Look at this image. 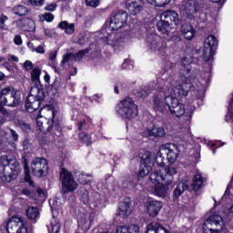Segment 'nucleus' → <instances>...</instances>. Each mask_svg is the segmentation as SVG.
<instances>
[{
    "mask_svg": "<svg viewBox=\"0 0 233 233\" xmlns=\"http://www.w3.org/2000/svg\"><path fill=\"white\" fill-rule=\"evenodd\" d=\"M190 84L177 82L172 87V80H166L160 87V93L165 97V103L172 116L181 117L185 116V106L179 103L177 97H187Z\"/></svg>",
    "mask_w": 233,
    "mask_h": 233,
    "instance_id": "nucleus-1",
    "label": "nucleus"
},
{
    "mask_svg": "<svg viewBox=\"0 0 233 233\" xmlns=\"http://www.w3.org/2000/svg\"><path fill=\"white\" fill-rule=\"evenodd\" d=\"M177 174L176 167H167L164 170L153 171L149 179L153 183V194L157 198H167L170 187H174V176Z\"/></svg>",
    "mask_w": 233,
    "mask_h": 233,
    "instance_id": "nucleus-2",
    "label": "nucleus"
},
{
    "mask_svg": "<svg viewBox=\"0 0 233 233\" xmlns=\"http://www.w3.org/2000/svg\"><path fill=\"white\" fill-rule=\"evenodd\" d=\"M39 77H41V69L39 67H35L31 72V79L35 86H32L29 91V95L25 100V109L27 112H35L41 106L43 101H45V91L43 87L39 85Z\"/></svg>",
    "mask_w": 233,
    "mask_h": 233,
    "instance_id": "nucleus-3",
    "label": "nucleus"
},
{
    "mask_svg": "<svg viewBox=\"0 0 233 233\" xmlns=\"http://www.w3.org/2000/svg\"><path fill=\"white\" fill-rule=\"evenodd\" d=\"M17 174H19V162L7 156L0 157V179L10 183L17 177Z\"/></svg>",
    "mask_w": 233,
    "mask_h": 233,
    "instance_id": "nucleus-4",
    "label": "nucleus"
},
{
    "mask_svg": "<svg viewBox=\"0 0 233 233\" xmlns=\"http://www.w3.org/2000/svg\"><path fill=\"white\" fill-rule=\"evenodd\" d=\"M0 102L5 106H19L21 103V93L14 87L7 86L0 93Z\"/></svg>",
    "mask_w": 233,
    "mask_h": 233,
    "instance_id": "nucleus-5",
    "label": "nucleus"
},
{
    "mask_svg": "<svg viewBox=\"0 0 233 233\" xmlns=\"http://www.w3.org/2000/svg\"><path fill=\"white\" fill-rule=\"evenodd\" d=\"M117 114L123 119H134V117H137V106L134 104L132 98H126L118 104Z\"/></svg>",
    "mask_w": 233,
    "mask_h": 233,
    "instance_id": "nucleus-6",
    "label": "nucleus"
},
{
    "mask_svg": "<svg viewBox=\"0 0 233 233\" xmlns=\"http://www.w3.org/2000/svg\"><path fill=\"white\" fill-rule=\"evenodd\" d=\"M223 218L219 214L211 215L203 224V233H219L223 228Z\"/></svg>",
    "mask_w": 233,
    "mask_h": 233,
    "instance_id": "nucleus-7",
    "label": "nucleus"
},
{
    "mask_svg": "<svg viewBox=\"0 0 233 233\" xmlns=\"http://www.w3.org/2000/svg\"><path fill=\"white\" fill-rule=\"evenodd\" d=\"M60 179L62 181V192L64 194L74 192L77 188V182L74 180V177L70 171L63 169L60 173Z\"/></svg>",
    "mask_w": 233,
    "mask_h": 233,
    "instance_id": "nucleus-8",
    "label": "nucleus"
},
{
    "mask_svg": "<svg viewBox=\"0 0 233 233\" xmlns=\"http://www.w3.org/2000/svg\"><path fill=\"white\" fill-rule=\"evenodd\" d=\"M147 48L150 52L157 54H165L167 50V42L163 41L157 35H149L147 39Z\"/></svg>",
    "mask_w": 233,
    "mask_h": 233,
    "instance_id": "nucleus-9",
    "label": "nucleus"
},
{
    "mask_svg": "<svg viewBox=\"0 0 233 233\" xmlns=\"http://www.w3.org/2000/svg\"><path fill=\"white\" fill-rule=\"evenodd\" d=\"M31 168L35 177H43L48 172V161L43 157L34 158L31 162Z\"/></svg>",
    "mask_w": 233,
    "mask_h": 233,
    "instance_id": "nucleus-10",
    "label": "nucleus"
},
{
    "mask_svg": "<svg viewBox=\"0 0 233 233\" xmlns=\"http://www.w3.org/2000/svg\"><path fill=\"white\" fill-rule=\"evenodd\" d=\"M7 233H26L27 228L25 226V220L20 217L11 218L6 224Z\"/></svg>",
    "mask_w": 233,
    "mask_h": 233,
    "instance_id": "nucleus-11",
    "label": "nucleus"
},
{
    "mask_svg": "<svg viewBox=\"0 0 233 233\" xmlns=\"http://www.w3.org/2000/svg\"><path fill=\"white\" fill-rule=\"evenodd\" d=\"M127 19L128 13L126 11H119L111 19L107 30H109V32H114L116 30H119V28H123V25H127Z\"/></svg>",
    "mask_w": 233,
    "mask_h": 233,
    "instance_id": "nucleus-12",
    "label": "nucleus"
},
{
    "mask_svg": "<svg viewBox=\"0 0 233 233\" xmlns=\"http://www.w3.org/2000/svg\"><path fill=\"white\" fill-rule=\"evenodd\" d=\"M160 148H162L164 156H167V161H168L170 165H172V163H176V160L179 156V147L177 145L166 144L160 147Z\"/></svg>",
    "mask_w": 233,
    "mask_h": 233,
    "instance_id": "nucleus-13",
    "label": "nucleus"
},
{
    "mask_svg": "<svg viewBox=\"0 0 233 233\" xmlns=\"http://www.w3.org/2000/svg\"><path fill=\"white\" fill-rule=\"evenodd\" d=\"M182 6L185 14L189 19H194L198 15V10H199V3L198 0H184L182 2Z\"/></svg>",
    "mask_w": 233,
    "mask_h": 233,
    "instance_id": "nucleus-14",
    "label": "nucleus"
},
{
    "mask_svg": "<svg viewBox=\"0 0 233 233\" xmlns=\"http://www.w3.org/2000/svg\"><path fill=\"white\" fill-rule=\"evenodd\" d=\"M180 65L181 72L185 77H190L191 79H194V77L199 74V71L192 69V66L190 65V58H182Z\"/></svg>",
    "mask_w": 233,
    "mask_h": 233,
    "instance_id": "nucleus-15",
    "label": "nucleus"
},
{
    "mask_svg": "<svg viewBox=\"0 0 233 233\" xmlns=\"http://www.w3.org/2000/svg\"><path fill=\"white\" fill-rule=\"evenodd\" d=\"M160 19L169 23L172 26H176L179 23V15L176 11L167 10L160 15Z\"/></svg>",
    "mask_w": 233,
    "mask_h": 233,
    "instance_id": "nucleus-16",
    "label": "nucleus"
},
{
    "mask_svg": "<svg viewBox=\"0 0 233 233\" xmlns=\"http://www.w3.org/2000/svg\"><path fill=\"white\" fill-rule=\"evenodd\" d=\"M130 205H132L130 198H126L124 201L119 203L118 216L123 219L128 218V216L132 214V208H130Z\"/></svg>",
    "mask_w": 233,
    "mask_h": 233,
    "instance_id": "nucleus-17",
    "label": "nucleus"
},
{
    "mask_svg": "<svg viewBox=\"0 0 233 233\" xmlns=\"http://www.w3.org/2000/svg\"><path fill=\"white\" fill-rule=\"evenodd\" d=\"M161 208H163V203L161 201L150 200L147 202V213L151 218H156L161 211Z\"/></svg>",
    "mask_w": 233,
    "mask_h": 233,
    "instance_id": "nucleus-18",
    "label": "nucleus"
},
{
    "mask_svg": "<svg viewBox=\"0 0 233 233\" xmlns=\"http://www.w3.org/2000/svg\"><path fill=\"white\" fill-rule=\"evenodd\" d=\"M81 192V201H83L84 205H86L87 203H93L95 207H99V205H101V201L99 200V195L96 194L94 198H90L88 190L82 189Z\"/></svg>",
    "mask_w": 233,
    "mask_h": 233,
    "instance_id": "nucleus-19",
    "label": "nucleus"
},
{
    "mask_svg": "<svg viewBox=\"0 0 233 233\" xmlns=\"http://www.w3.org/2000/svg\"><path fill=\"white\" fill-rule=\"evenodd\" d=\"M128 12L132 15H137L141 10H143V2L141 0H134L132 2L126 3Z\"/></svg>",
    "mask_w": 233,
    "mask_h": 233,
    "instance_id": "nucleus-20",
    "label": "nucleus"
},
{
    "mask_svg": "<svg viewBox=\"0 0 233 233\" xmlns=\"http://www.w3.org/2000/svg\"><path fill=\"white\" fill-rule=\"evenodd\" d=\"M18 28L24 30L25 32H34L35 30V22L34 20L25 18L20 21H17Z\"/></svg>",
    "mask_w": 233,
    "mask_h": 233,
    "instance_id": "nucleus-21",
    "label": "nucleus"
},
{
    "mask_svg": "<svg viewBox=\"0 0 233 233\" xmlns=\"http://www.w3.org/2000/svg\"><path fill=\"white\" fill-rule=\"evenodd\" d=\"M181 34L187 41H192L196 36V29L191 25L186 24L181 26Z\"/></svg>",
    "mask_w": 233,
    "mask_h": 233,
    "instance_id": "nucleus-22",
    "label": "nucleus"
},
{
    "mask_svg": "<svg viewBox=\"0 0 233 233\" xmlns=\"http://www.w3.org/2000/svg\"><path fill=\"white\" fill-rule=\"evenodd\" d=\"M144 137H163L165 129L163 127H154L151 129H147L143 133Z\"/></svg>",
    "mask_w": 233,
    "mask_h": 233,
    "instance_id": "nucleus-23",
    "label": "nucleus"
},
{
    "mask_svg": "<svg viewBox=\"0 0 233 233\" xmlns=\"http://www.w3.org/2000/svg\"><path fill=\"white\" fill-rule=\"evenodd\" d=\"M153 108L156 112H165V104H163V95L161 93L153 96Z\"/></svg>",
    "mask_w": 233,
    "mask_h": 233,
    "instance_id": "nucleus-24",
    "label": "nucleus"
},
{
    "mask_svg": "<svg viewBox=\"0 0 233 233\" xmlns=\"http://www.w3.org/2000/svg\"><path fill=\"white\" fill-rule=\"evenodd\" d=\"M188 190V182L187 181H182L179 182L173 193L174 199L179 198L180 196L183 195L185 191Z\"/></svg>",
    "mask_w": 233,
    "mask_h": 233,
    "instance_id": "nucleus-25",
    "label": "nucleus"
},
{
    "mask_svg": "<svg viewBox=\"0 0 233 233\" xmlns=\"http://www.w3.org/2000/svg\"><path fill=\"white\" fill-rule=\"evenodd\" d=\"M58 28H60V30H64L65 34H66L67 35H72V34L76 32V24H70L67 21H61L58 24Z\"/></svg>",
    "mask_w": 233,
    "mask_h": 233,
    "instance_id": "nucleus-26",
    "label": "nucleus"
},
{
    "mask_svg": "<svg viewBox=\"0 0 233 233\" xmlns=\"http://www.w3.org/2000/svg\"><path fill=\"white\" fill-rule=\"evenodd\" d=\"M139 226L131 224L129 226H118L116 228V233H140Z\"/></svg>",
    "mask_w": 233,
    "mask_h": 233,
    "instance_id": "nucleus-27",
    "label": "nucleus"
},
{
    "mask_svg": "<svg viewBox=\"0 0 233 233\" xmlns=\"http://www.w3.org/2000/svg\"><path fill=\"white\" fill-rule=\"evenodd\" d=\"M107 45L111 46H121V43L125 41V38L119 37L116 33H111L108 36L106 37Z\"/></svg>",
    "mask_w": 233,
    "mask_h": 233,
    "instance_id": "nucleus-28",
    "label": "nucleus"
},
{
    "mask_svg": "<svg viewBox=\"0 0 233 233\" xmlns=\"http://www.w3.org/2000/svg\"><path fill=\"white\" fill-rule=\"evenodd\" d=\"M158 30L163 35H168L172 30V24H169L166 20L160 18V21L157 25Z\"/></svg>",
    "mask_w": 233,
    "mask_h": 233,
    "instance_id": "nucleus-29",
    "label": "nucleus"
},
{
    "mask_svg": "<svg viewBox=\"0 0 233 233\" xmlns=\"http://www.w3.org/2000/svg\"><path fill=\"white\" fill-rule=\"evenodd\" d=\"M25 214L30 221H35V219L39 218V208L36 207H29L26 209Z\"/></svg>",
    "mask_w": 233,
    "mask_h": 233,
    "instance_id": "nucleus-30",
    "label": "nucleus"
},
{
    "mask_svg": "<svg viewBox=\"0 0 233 233\" xmlns=\"http://www.w3.org/2000/svg\"><path fill=\"white\" fill-rule=\"evenodd\" d=\"M12 12L15 15H18V17H25V15H28V7L18 5L13 7Z\"/></svg>",
    "mask_w": 233,
    "mask_h": 233,
    "instance_id": "nucleus-31",
    "label": "nucleus"
},
{
    "mask_svg": "<svg viewBox=\"0 0 233 233\" xmlns=\"http://www.w3.org/2000/svg\"><path fill=\"white\" fill-rule=\"evenodd\" d=\"M218 38L213 35H209L204 42V48H210L214 50L215 46H218Z\"/></svg>",
    "mask_w": 233,
    "mask_h": 233,
    "instance_id": "nucleus-32",
    "label": "nucleus"
},
{
    "mask_svg": "<svg viewBox=\"0 0 233 233\" xmlns=\"http://www.w3.org/2000/svg\"><path fill=\"white\" fill-rule=\"evenodd\" d=\"M36 125H37L39 130H41V132H45L46 130L47 132H50V130H52V128H54V121L53 120L47 121L46 125L44 126V123L39 118H37Z\"/></svg>",
    "mask_w": 233,
    "mask_h": 233,
    "instance_id": "nucleus-33",
    "label": "nucleus"
},
{
    "mask_svg": "<svg viewBox=\"0 0 233 233\" xmlns=\"http://www.w3.org/2000/svg\"><path fill=\"white\" fill-rule=\"evenodd\" d=\"M203 187V177L201 174H197L194 177L193 182L191 184L192 190H199Z\"/></svg>",
    "mask_w": 233,
    "mask_h": 233,
    "instance_id": "nucleus-34",
    "label": "nucleus"
},
{
    "mask_svg": "<svg viewBox=\"0 0 233 233\" xmlns=\"http://www.w3.org/2000/svg\"><path fill=\"white\" fill-rule=\"evenodd\" d=\"M136 181H137L136 177L130 176L127 180L124 181L123 183L124 188H127L128 190H134L137 185Z\"/></svg>",
    "mask_w": 233,
    "mask_h": 233,
    "instance_id": "nucleus-35",
    "label": "nucleus"
},
{
    "mask_svg": "<svg viewBox=\"0 0 233 233\" xmlns=\"http://www.w3.org/2000/svg\"><path fill=\"white\" fill-rule=\"evenodd\" d=\"M48 59L50 61V66H52L54 70H57V50L50 51L48 54Z\"/></svg>",
    "mask_w": 233,
    "mask_h": 233,
    "instance_id": "nucleus-36",
    "label": "nucleus"
},
{
    "mask_svg": "<svg viewBox=\"0 0 233 233\" xmlns=\"http://www.w3.org/2000/svg\"><path fill=\"white\" fill-rule=\"evenodd\" d=\"M151 171H152V166L141 164L138 176L140 177H145L146 176H148V174H150Z\"/></svg>",
    "mask_w": 233,
    "mask_h": 233,
    "instance_id": "nucleus-37",
    "label": "nucleus"
},
{
    "mask_svg": "<svg viewBox=\"0 0 233 233\" xmlns=\"http://www.w3.org/2000/svg\"><path fill=\"white\" fill-rule=\"evenodd\" d=\"M165 153L163 149L160 147L159 151L157 153L155 157V161L158 167H165Z\"/></svg>",
    "mask_w": 233,
    "mask_h": 233,
    "instance_id": "nucleus-38",
    "label": "nucleus"
},
{
    "mask_svg": "<svg viewBox=\"0 0 233 233\" xmlns=\"http://www.w3.org/2000/svg\"><path fill=\"white\" fill-rule=\"evenodd\" d=\"M203 59L206 63L214 59V49L204 47Z\"/></svg>",
    "mask_w": 233,
    "mask_h": 233,
    "instance_id": "nucleus-39",
    "label": "nucleus"
},
{
    "mask_svg": "<svg viewBox=\"0 0 233 233\" xmlns=\"http://www.w3.org/2000/svg\"><path fill=\"white\" fill-rule=\"evenodd\" d=\"M8 145H10V142L8 141L6 132L0 129V147H2V148H6Z\"/></svg>",
    "mask_w": 233,
    "mask_h": 233,
    "instance_id": "nucleus-40",
    "label": "nucleus"
},
{
    "mask_svg": "<svg viewBox=\"0 0 233 233\" xmlns=\"http://www.w3.org/2000/svg\"><path fill=\"white\" fill-rule=\"evenodd\" d=\"M76 177H77V181H79L81 185H87V183H90V177H92V175L78 173L76 175Z\"/></svg>",
    "mask_w": 233,
    "mask_h": 233,
    "instance_id": "nucleus-41",
    "label": "nucleus"
},
{
    "mask_svg": "<svg viewBox=\"0 0 233 233\" xmlns=\"http://www.w3.org/2000/svg\"><path fill=\"white\" fill-rule=\"evenodd\" d=\"M159 231V223L151 222L147 226L146 233H157Z\"/></svg>",
    "mask_w": 233,
    "mask_h": 233,
    "instance_id": "nucleus-42",
    "label": "nucleus"
},
{
    "mask_svg": "<svg viewBox=\"0 0 233 233\" xmlns=\"http://www.w3.org/2000/svg\"><path fill=\"white\" fill-rule=\"evenodd\" d=\"M150 92H152V89L145 87V88H140L139 90L136 91L135 94H136L137 97H142V99H145V97H147V96H148V94H150Z\"/></svg>",
    "mask_w": 233,
    "mask_h": 233,
    "instance_id": "nucleus-43",
    "label": "nucleus"
},
{
    "mask_svg": "<svg viewBox=\"0 0 233 233\" xmlns=\"http://www.w3.org/2000/svg\"><path fill=\"white\" fill-rule=\"evenodd\" d=\"M142 165H149L150 167H152V153L146 152L142 156Z\"/></svg>",
    "mask_w": 233,
    "mask_h": 233,
    "instance_id": "nucleus-44",
    "label": "nucleus"
},
{
    "mask_svg": "<svg viewBox=\"0 0 233 233\" xmlns=\"http://www.w3.org/2000/svg\"><path fill=\"white\" fill-rule=\"evenodd\" d=\"M88 52H90V49L86 48L78 51L77 53L73 54L75 61H81V58L85 57L86 54H88Z\"/></svg>",
    "mask_w": 233,
    "mask_h": 233,
    "instance_id": "nucleus-45",
    "label": "nucleus"
},
{
    "mask_svg": "<svg viewBox=\"0 0 233 233\" xmlns=\"http://www.w3.org/2000/svg\"><path fill=\"white\" fill-rule=\"evenodd\" d=\"M79 139L84 142L85 145L88 147V145L92 144V140L90 139V137L85 132H82L79 134Z\"/></svg>",
    "mask_w": 233,
    "mask_h": 233,
    "instance_id": "nucleus-46",
    "label": "nucleus"
},
{
    "mask_svg": "<svg viewBox=\"0 0 233 233\" xmlns=\"http://www.w3.org/2000/svg\"><path fill=\"white\" fill-rule=\"evenodd\" d=\"M40 21H46L47 23H52L54 21V15L52 13H46L40 15Z\"/></svg>",
    "mask_w": 233,
    "mask_h": 233,
    "instance_id": "nucleus-47",
    "label": "nucleus"
},
{
    "mask_svg": "<svg viewBox=\"0 0 233 233\" xmlns=\"http://www.w3.org/2000/svg\"><path fill=\"white\" fill-rule=\"evenodd\" d=\"M68 61H76L75 57H74V53H69V54L65 55L61 61V65H66V63H68Z\"/></svg>",
    "mask_w": 233,
    "mask_h": 233,
    "instance_id": "nucleus-48",
    "label": "nucleus"
},
{
    "mask_svg": "<svg viewBox=\"0 0 233 233\" xmlns=\"http://www.w3.org/2000/svg\"><path fill=\"white\" fill-rule=\"evenodd\" d=\"M24 170H25V181H27L28 183L33 185L34 182H31V179H30V169H28V164L26 163V160L25 161Z\"/></svg>",
    "mask_w": 233,
    "mask_h": 233,
    "instance_id": "nucleus-49",
    "label": "nucleus"
},
{
    "mask_svg": "<svg viewBox=\"0 0 233 233\" xmlns=\"http://www.w3.org/2000/svg\"><path fill=\"white\" fill-rule=\"evenodd\" d=\"M61 86H63V85L61 84V79L59 78L55 79L54 83L52 84V89L57 92V90H59Z\"/></svg>",
    "mask_w": 233,
    "mask_h": 233,
    "instance_id": "nucleus-50",
    "label": "nucleus"
},
{
    "mask_svg": "<svg viewBox=\"0 0 233 233\" xmlns=\"http://www.w3.org/2000/svg\"><path fill=\"white\" fill-rule=\"evenodd\" d=\"M204 66H208V71L206 72V75H205V79H210V77H211V76H212V74H211V72H212V65H210V63H206L205 65H204Z\"/></svg>",
    "mask_w": 233,
    "mask_h": 233,
    "instance_id": "nucleus-51",
    "label": "nucleus"
},
{
    "mask_svg": "<svg viewBox=\"0 0 233 233\" xmlns=\"http://www.w3.org/2000/svg\"><path fill=\"white\" fill-rule=\"evenodd\" d=\"M99 0H86V5L87 6H92V8L99 6Z\"/></svg>",
    "mask_w": 233,
    "mask_h": 233,
    "instance_id": "nucleus-52",
    "label": "nucleus"
},
{
    "mask_svg": "<svg viewBox=\"0 0 233 233\" xmlns=\"http://www.w3.org/2000/svg\"><path fill=\"white\" fill-rule=\"evenodd\" d=\"M9 132H10L13 141H15V142L19 141V135L17 134V132H15V130L9 128Z\"/></svg>",
    "mask_w": 233,
    "mask_h": 233,
    "instance_id": "nucleus-53",
    "label": "nucleus"
},
{
    "mask_svg": "<svg viewBox=\"0 0 233 233\" xmlns=\"http://www.w3.org/2000/svg\"><path fill=\"white\" fill-rule=\"evenodd\" d=\"M33 6H43L45 0H29Z\"/></svg>",
    "mask_w": 233,
    "mask_h": 233,
    "instance_id": "nucleus-54",
    "label": "nucleus"
},
{
    "mask_svg": "<svg viewBox=\"0 0 233 233\" xmlns=\"http://www.w3.org/2000/svg\"><path fill=\"white\" fill-rule=\"evenodd\" d=\"M168 41H172L173 43H175L176 45H177V43H181V36H179V35H172Z\"/></svg>",
    "mask_w": 233,
    "mask_h": 233,
    "instance_id": "nucleus-55",
    "label": "nucleus"
},
{
    "mask_svg": "<svg viewBox=\"0 0 233 233\" xmlns=\"http://www.w3.org/2000/svg\"><path fill=\"white\" fill-rule=\"evenodd\" d=\"M171 0H157V6L163 7L167 6L170 3Z\"/></svg>",
    "mask_w": 233,
    "mask_h": 233,
    "instance_id": "nucleus-56",
    "label": "nucleus"
},
{
    "mask_svg": "<svg viewBox=\"0 0 233 233\" xmlns=\"http://www.w3.org/2000/svg\"><path fill=\"white\" fill-rule=\"evenodd\" d=\"M57 8V4H49L45 7L47 12H54Z\"/></svg>",
    "mask_w": 233,
    "mask_h": 233,
    "instance_id": "nucleus-57",
    "label": "nucleus"
},
{
    "mask_svg": "<svg viewBox=\"0 0 233 233\" xmlns=\"http://www.w3.org/2000/svg\"><path fill=\"white\" fill-rule=\"evenodd\" d=\"M15 45H17V46H20V45H23V39L21 38L20 35H16L14 38Z\"/></svg>",
    "mask_w": 233,
    "mask_h": 233,
    "instance_id": "nucleus-58",
    "label": "nucleus"
},
{
    "mask_svg": "<svg viewBox=\"0 0 233 233\" xmlns=\"http://www.w3.org/2000/svg\"><path fill=\"white\" fill-rule=\"evenodd\" d=\"M24 66L25 68V70H32L34 68V64H32V62L30 60H26L24 63Z\"/></svg>",
    "mask_w": 233,
    "mask_h": 233,
    "instance_id": "nucleus-59",
    "label": "nucleus"
},
{
    "mask_svg": "<svg viewBox=\"0 0 233 233\" xmlns=\"http://www.w3.org/2000/svg\"><path fill=\"white\" fill-rule=\"evenodd\" d=\"M19 127L22 128V130H25V132L30 130V125L25 123V122H19Z\"/></svg>",
    "mask_w": 233,
    "mask_h": 233,
    "instance_id": "nucleus-60",
    "label": "nucleus"
},
{
    "mask_svg": "<svg viewBox=\"0 0 233 233\" xmlns=\"http://www.w3.org/2000/svg\"><path fill=\"white\" fill-rule=\"evenodd\" d=\"M230 187H233V177H232V178L230 180L229 185L228 186V188L226 189V192H225L223 198H228V195H229V192H230L229 191Z\"/></svg>",
    "mask_w": 233,
    "mask_h": 233,
    "instance_id": "nucleus-61",
    "label": "nucleus"
},
{
    "mask_svg": "<svg viewBox=\"0 0 233 233\" xmlns=\"http://www.w3.org/2000/svg\"><path fill=\"white\" fill-rule=\"evenodd\" d=\"M44 33L46 37H52L54 35V32L49 28H44Z\"/></svg>",
    "mask_w": 233,
    "mask_h": 233,
    "instance_id": "nucleus-62",
    "label": "nucleus"
},
{
    "mask_svg": "<svg viewBox=\"0 0 233 233\" xmlns=\"http://www.w3.org/2000/svg\"><path fill=\"white\" fill-rule=\"evenodd\" d=\"M35 52L36 54H45V47L43 46H38L37 47L35 48Z\"/></svg>",
    "mask_w": 233,
    "mask_h": 233,
    "instance_id": "nucleus-63",
    "label": "nucleus"
},
{
    "mask_svg": "<svg viewBox=\"0 0 233 233\" xmlns=\"http://www.w3.org/2000/svg\"><path fill=\"white\" fill-rule=\"evenodd\" d=\"M157 233H170V231L167 230V228H163V226L159 224Z\"/></svg>",
    "mask_w": 233,
    "mask_h": 233,
    "instance_id": "nucleus-64",
    "label": "nucleus"
}]
</instances>
